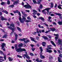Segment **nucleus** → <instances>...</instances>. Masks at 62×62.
I'll list each match as a JSON object with an SVG mask.
<instances>
[{"label": "nucleus", "instance_id": "1", "mask_svg": "<svg viewBox=\"0 0 62 62\" xmlns=\"http://www.w3.org/2000/svg\"><path fill=\"white\" fill-rule=\"evenodd\" d=\"M10 26H8V28H9V29H11L12 30V32H11V34H12L13 32H14V30L15 29V28H12V27H11V26L12 27H15V26H14V24H10Z\"/></svg>", "mask_w": 62, "mask_h": 62}, {"label": "nucleus", "instance_id": "2", "mask_svg": "<svg viewBox=\"0 0 62 62\" xmlns=\"http://www.w3.org/2000/svg\"><path fill=\"white\" fill-rule=\"evenodd\" d=\"M22 17L23 18L21 19V16H19V19L20 21V22L22 23H24V21H25V20L26 19L25 17L23 16H22Z\"/></svg>", "mask_w": 62, "mask_h": 62}, {"label": "nucleus", "instance_id": "3", "mask_svg": "<svg viewBox=\"0 0 62 62\" xmlns=\"http://www.w3.org/2000/svg\"><path fill=\"white\" fill-rule=\"evenodd\" d=\"M28 38H24L22 39H19V40H21V41H23L24 42L26 43H27L28 42H30V40L29 39H28Z\"/></svg>", "mask_w": 62, "mask_h": 62}, {"label": "nucleus", "instance_id": "4", "mask_svg": "<svg viewBox=\"0 0 62 62\" xmlns=\"http://www.w3.org/2000/svg\"><path fill=\"white\" fill-rule=\"evenodd\" d=\"M16 50L18 53H20V52H21L22 51H26V50L25 49L23 48L22 49L21 48L16 49Z\"/></svg>", "mask_w": 62, "mask_h": 62}, {"label": "nucleus", "instance_id": "5", "mask_svg": "<svg viewBox=\"0 0 62 62\" xmlns=\"http://www.w3.org/2000/svg\"><path fill=\"white\" fill-rule=\"evenodd\" d=\"M23 7H24L25 8H31V6L29 4H28L27 5H24L23 6Z\"/></svg>", "mask_w": 62, "mask_h": 62}, {"label": "nucleus", "instance_id": "6", "mask_svg": "<svg viewBox=\"0 0 62 62\" xmlns=\"http://www.w3.org/2000/svg\"><path fill=\"white\" fill-rule=\"evenodd\" d=\"M6 46V44L3 43L2 44V45H1V49L3 50V51H5V49H4V46Z\"/></svg>", "mask_w": 62, "mask_h": 62}, {"label": "nucleus", "instance_id": "7", "mask_svg": "<svg viewBox=\"0 0 62 62\" xmlns=\"http://www.w3.org/2000/svg\"><path fill=\"white\" fill-rule=\"evenodd\" d=\"M51 8H46L45 9H44L42 10V12H44V11H45V10H47V14H48L49 13V9H50Z\"/></svg>", "mask_w": 62, "mask_h": 62}, {"label": "nucleus", "instance_id": "8", "mask_svg": "<svg viewBox=\"0 0 62 62\" xmlns=\"http://www.w3.org/2000/svg\"><path fill=\"white\" fill-rule=\"evenodd\" d=\"M23 57H24V59L25 58V57H26L27 58H28V59H30V58L28 56V55L27 54H24V55H23Z\"/></svg>", "mask_w": 62, "mask_h": 62}, {"label": "nucleus", "instance_id": "9", "mask_svg": "<svg viewBox=\"0 0 62 62\" xmlns=\"http://www.w3.org/2000/svg\"><path fill=\"white\" fill-rule=\"evenodd\" d=\"M54 14L56 15H58V16H59L60 18L62 19V16H61V15L60 14L56 13H55Z\"/></svg>", "mask_w": 62, "mask_h": 62}, {"label": "nucleus", "instance_id": "10", "mask_svg": "<svg viewBox=\"0 0 62 62\" xmlns=\"http://www.w3.org/2000/svg\"><path fill=\"white\" fill-rule=\"evenodd\" d=\"M0 11H1L3 12H4L6 13V14H8V12L7 11L4 10L3 9H1L0 8Z\"/></svg>", "mask_w": 62, "mask_h": 62}, {"label": "nucleus", "instance_id": "11", "mask_svg": "<svg viewBox=\"0 0 62 62\" xmlns=\"http://www.w3.org/2000/svg\"><path fill=\"white\" fill-rule=\"evenodd\" d=\"M62 43V40L61 39H59L58 40V45H61Z\"/></svg>", "mask_w": 62, "mask_h": 62}, {"label": "nucleus", "instance_id": "12", "mask_svg": "<svg viewBox=\"0 0 62 62\" xmlns=\"http://www.w3.org/2000/svg\"><path fill=\"white\" fill-rule=\"evenodd\" d=\"M33 12H34V13H33V15H36V14H37V13H38L37 11L33 9Z\"/></svg>", "mask_w": 62, "mask_h": 62}, {"label": "nucleus", "instance_id": "13", "mask_svg": "<svg viewBox=\"0 0 62 62\" xmlns=\"http://www.w3.org/2000/svg\"><path fill=\"white\" fill-rule=\"evenodd\" d=\"M54 35L55 36H57V37H56L55 38L56 40H57V39H58V37H59V35L58 34H54Z\"/></svg>", "mask_w": 62, "mask_h": 62}, {"label": "nucleus", "instance_id": "14", "mask_svg": "<svg viewBox=\"0 0 62 62\" xmlns=\"http://www.w3.org/2000/svg\"><path fill=\"white\" fill-rule=\"evenodd\" d=\"M0 18L2 21H3V20L7 21V19L6 18H4L3 16H1Z\"/></svg>", "mask_w": 62, "mask_h": 62}, {"label": "nucleus", "instance_id": "15", "mask_svg": "<svg viewBox=\"0 0 62 62\" xmlns=\"http://www.w3.org/2000/svg\"><path fill=\"white\" fill-rule=\"evenodd\" d=\"M30 39H31V40H32V41H34V42H37V41L34 40V39L33 38L31 37H30Z\"/></svg>", "mask_w": 62, "mask_h": 62}, {"label": "nucleus", "instance_id": "16", "mask_svg": "<svg viewBox=\"0 0 62 62\" xmlns=\"http://www.w3.org/2000/svg\"><path fill=\"white\" fill-rule=\"evenodd\" d=\"M19 2V0H17L16 1L14 2L13 4L14 5H15L16 4H17V3H18Z\"/></svg>", "mask_w": 62, "mask_h": 62}, {"label": "nucleus", "instance_id": "17", "mask_svg": "<svg viewBox=\"0 0 62 62\" xmlns=\"http://www.w3.org/2000/svg\"><path fill=\"white\" fill-rule=\"evenodd\" d=\"M40 49V50L41 52L40 53V54H42V51H43V50H42V48L41 47L39 48Z\"/></svg>", "mask_w": 62, "mask_h": 62}, {"label": "nucleus", "instance_id": "18", "mask_svg": "<svg viewBox=\"0 0 62 62\" xmlns=\"http://www.w3.org/2000/svg\"><path fill=\"white\" fill-rule=\"evenodd\" d=\"M50 30L53 32H54L55 30V28H50Z\"/></svg>", "mask_w": 62, "mask_h": 62}, {"label": "nucleus", "instance_id": "19", "mask_svg": "<svg viewBox=\"0 0 62 62\" xmlns=\"http://www.w3.org/2000/svg\"><path fill=\"white\" fill-rule=\"evenodd\" d=\"M42 38H43L45 39H48V38L46 36H42Z\"/></svg>", "mask_w": 62, "mask_h": 62}, {"label": "nucleus", "instance_id": "20", "mask_svg": "<svg viewBox=\"0 0 62 62\" xmlns=\"http://www.w3.org/2000/svg\"><path fill=\"white\" fill-rule=\"evenodd\" d=\"M50 42H51V43H52V44H53V45L54 46H56V45H55L54 43V42H53V41H50Z\"/></svg>", "mask_w": 62, "mask_h": 62}, {"label": "nucleus", "instance_id": "21", "mask_svg": "<svg viewBox=\"0 0 62 62\" xmlns=\"http://www.w3.org/2000/svg\"><path fill=\"white\" fill-rule=\"evenodd\" d=\"M46 52H48L49 53H51L52 52V50H48L46 51Z\"/></svg>", "mask_w": 62, "mask_h": 62}, {"label": "nucleus", "instance_id": "22", "mask_svg": "<svg viewBox=\"0 0 62 62\" xmlns=\"http://www.w3.org/2000/svg\"><path fill=\"white\" fill-rule=\"evenodd\" d=\"M46 43L45 42H42V46H44V47H45V45H46Z\"/></svg>", "mask_w": 62, "mask_h": 62}, {"label": "nucleus", "instance_id": "23", "mask_svg": "<svg viewBox=\"0 0 62 62\" xmlns=\"http://www.w3.org/2000/svg\"><path fill=\"white\" fill-rule=\"evenodd\" d=\"M36 61L37 62H42V60H40L39 61V60L38 59H36Z\"/></svg>", "mask_w": 62, "mask_h": 62}, {"label": "nucleus", "instance_id": "24", "mask_svg": "<svg viewBox=\"0 0 62 62\" xmlns=\"http://www.w3.org/2000/svg\"><path fill=\"white\" fill-rule=\"evenodd\" d=\"M23 45V44L22 43H20V44H19V45H18V46L19 47H22Z\"/></svg>", "mask_w": 62, "mask_h": 62}, {"label": "nucleus", "instance_id": "25", "mask_svg": "<svg viewBox=\"0 0 62 62\" xmlns=\"http://www.w3.org/2000/svg\"><path fill=\"white\" fill-rule=\"evenodd\" d=\"M50 5H51L50 6L51 8H53L54 6H53V2H51L49 3Z\"/></svg>", "mask_w": 62, "mask_h": 62}, {"label": "nucleus", "instance_id": "26", "mask_svg": "<svg viewBox=\"0 0 62 62\" xmlns=\"http://www.w3.org/2000/svg\"><path fill=\"white\" fill-rule=\"evenodd\" d=\"M38 4L40 5V2H41V0H38Z\"/></svg>", "mask_w": 62, "mask_h": 62}, {"label": "nucleus", "instance_id": "27", "mask_svg": "<svg viewBox=\"0 0 62 62\" xmlns=\"http://www.w3.org/2000/svg\"><path fill=\"white\" fill-rule=\"evenodd\" d=\"M39 31L40 33H41V32H44V30H39Z\"/></svg>", "mask_w": 62, "mask_h": 62}, {"label": "nucleus", "instance_id": "28", "mask_svg": "<svg viewBox=\"0 0 62 62\" xmlns=\"http://www.w3.org/2000/svg\"><path fill=\"white\" fill-rule=\"evenodd\" d=\"M39 19H41V20L42 21H44V19L42 17H39Z\"/></svg>", "mask_w": 62, "mask_h": 62}, {"label": "nucleus", "instance_id": "29", "mask_svg": "<svg viewBox=\"0 0 62 62\" xmlns=\"http://www.w3.org/2000/svg\"><path fill=\"white\" fill-rule=\"evenodd\" d=\"M40 57L41 58H45V56L43 55H42L41 54L40 55Z\"/></svg>", "mask_w": 62, "mask_h": 62}, {"label": "nucleus", "instance_id": "30", "mask_svg": "<svg viewBox=\"0 0 62 62\" xmlns=\"http://www.w3.org/2000/svg\"><path fill=\"white\" fill-rule=\"evenodd\" d=\"M17 30L19 31H20V32H21V29L20 28L17 27Z\"/></svg>", "mask_w": 62, "mask_h": 62}, {"label": "nucleus", "instance_id": "31", "mask_svg": "<svg viewBox=\"0 0 62 62\" xmlns=\"http://www.w3.org/2000/svg\"><path fill=\"white\" fill-rule=\"evenodd\" d=\"M18 12H19V11L17 10H16V11H13V12L14 13H18Z\"/></svg>", "mask_w": 62, "mask_h": 62}, {"label": "nucleus", "instance_id": "32", "mask_svg": "<svg viewBox=\"0 0 62 62\" xmlns=\"http://www.w3.org/2000/svg\"><path fill=\"white\" fill-rule=\"evenodd\" d=\"M8 59L9 61H11L12 60V58H11L10 57H8Z\"/></svg>", "mask_w": 62, "mask_h": 62}, {"label": "nucleus", "instance_id": "33", "mask_svg": "<svg viewBox=\"0 0 62 62\" xmlns=\"http://www.w3.org/2000/svg\"><path fill=\"white\" fill-rule=\"evenodd\" d=\"M58 61L59 62H62V61H61V59L59 57H58Z\"/></svg>", "mask_w": 62, "mask_h": 62}, {"label": "nucleus", "instance_id": "34", "mask_svg": "<svg viewBox=\"0 0 62 62\" xmlns=\"http://www.w3.org/2000/svg\"><path fill=\"white\" fill-rule=\"evenodd\" d=\"M60 6H62V5H61V4H60L59 6H58V8L59 9H62V8Z\"/></svg>", "mask_w": 62, "mask_h": 62}, {"label": "nucleus", "instance_id": "35", "mask_svg": "<svg viewBox=\"0 0 62 62\" xmlns=\"http://www.w3.org/2000/svg\"><path fill=\"white\" fill-rule=\"evenodd\" d=\"M25 21L26 23H29V22H31V21L30 20H26V19L25 20Z\"/></svg>", "mask_w": 62, "mask_h": 62}, {"label": "nucleus", "instance_id": "36", "mask_svg": "<svg viewBox=\"0 0 62 62\" xmlns=\"http://www.w3.org/2000/svg\"><path fill=\"white\" fill-rule=\"evenodd\" d=\"M15 40H16L17 39L18 35L17 34H15Z\"/></svg>", "mask_w": 62, "mask_h": 62}, {"label": "nucleus", "instance_id": "37", "mask_svg": "<svg viewBox=\"0 0 62 62\" xmlns=\"http://www.w3.org/2000/svg\"><path fill=\"white\" fill-rule=\"evenodd\" d=\"M7 36L8 35H7L5 34L3 36V38H7Z\"/></svg>", "mask_w": 62, "mask_h": 62}, {"label": "nucleus", "instance_id": "38", "mask_svg": "<svg viewBox=\"0 0 62 62\" xmlns=\"http://www.w3.org/2000/svg\"><path fill=\"white\" fill-rule=\"evenodd\" d=\"M43 8V6H42V5L40 4V5L39 8H40V9H41L42 8Z\"/></svg>", "mask_w": 62, "mask_h": 62}, {"label": "nucleus", "instance_id": "39", "mask_svg": "<svg viewBox=\"0 0 62 62\" xmlns=\"http://www.w3.org/2000/svg\"><path fill=\"white\" fill-rule=\"evenodd\" d=\"M0 4L1 5H5L6 2H1Z\"/></svg>", "mask_w": 62, "mask_h": 62}, {"label": "nucleus", "instance_id": "40", "mask_svg": "<svg viewBox=\"0 0 62 62\" xmlns=\"http://www.w3.org/2000/svg\"><path fill=\"white\" fill-rule=\"evenodd\" d=\"M17 13L20 16H19V17H21V13H20V12H18Z\"/></svg>", "mask_w": 62, "mask_h": 62}, {"label": "nucleus", "instance_id": "41", "mask_svg": "<svg viewBox=\"0 0 62 62\" xmlns=\"http://www.w3.org/2000/svg\"><path fill=\"white\" fill-rule=\"evenodd\" d=\"M0 53L1 54H3V55H4V53L2 51H0Z\"/></svg>", "mask_w": 62, "mask_h": 62}, {"label": "nucleus", "instance_id": "42", "mask_svg": "<svg viewBox=\"0 0 62 62\" xmlns=\"http://www.w3.org/2000/svg\"><path fill=\"white\" fill-rule=\"evenodd\" d=\"M7 3L8 5H9V4H10V1L9 0H8Z\"/></svg>", "mask_w": 62, "mask_h": 62}, {"label": "nucleus", "instance_id": "43", "mask_svg": "<svg viewBox=\"0 0 62 62\" xmlns=\"http://www.w3.org/2000/svg\"><path fill=\"white\" fill-rule=\"evenodd\" d=\"M33 1L34 4H36L37 3V1L35 0H33Z\"/></svg>", "mask_w": 62, "mask_h": 62}, {"label": "nucleus", "instance_id": "44", "mask_svg": "<svg viewBox=\"0 0 62 62\" xmlns=\"http://www.w3.org/2000/svg\"><path fill=\"white\" fill-rule=\"evenodd\" d=\"M17 56L18 57H19V58H22V56L19 55H17Z\"/></svg>", "mask_w": 62, "mask_h": 62}, {"label": "nucleus", "instance_id": "45", "mask_svg": "<svg viewBox=\"0 0 62 62\" xmlns=\"http://www.w3.org/2000/svg\"><path fill=\"white\" fill-rule=\"evenodd\" d=\"M36 38L37 40H39V37L38 36H36Z\"/></svg>", "mask_w": 62, "mask_h": 62}, {"label": "nucleus", "instance_id": "46", "mask_svg": "<svg viewBox=\"0 0 62 62\" xmlns=\"http://www.w3.org/2000/svg\"><path fill=\"white\" fill-rule=\"evenodd\" d=\"M58 23L59 24H60V25H62V23L60 22H59Z\"/></svg>", "mask_w": 62, "mask_h": 62}, {"label": "nucleus", "instance_id": "47", "mask_svg": "<svg viewBox=\"0 0 62 62\" xmlns=\"http://www.w3.org/2000/svg\"><path fill=\"white\" fill-rule=\"evenodd\" d=\"M4 58L5 60H6V55H4Z\"/></svg>", "mask_w": 62, "mask_h": 62}, {"label": "nucleus", "instance_id": "48", "mask_svg": "<svg viewBox=\"0 0 62 62\" xmlns=\"http://www.w3.org/2000/svg\"><path fill=\"white\" fill-rule=\"evenodd\" d=\"M13 7H14V5H11L9 6V7H10V8H13Z\"/></svg>", "mask_w": 62, "mask_h": 62}, {"label": "nucleus", "instance_id": "49", "mask_svg": "<svg viewBox=\"0 0 62 62\" xmlns=\"http://www.w3.org/2000/svg\"><path fill=\"white\" fill-rule=\"evenodd\" d=\"M50 31H51V30H48V31H46L45 32L46 33H49V32H50Z\"/></svg>", "mask_w": 62, "mask_h": 62}, {"label": "nucleus", "instance_id": "50", "mask_svg": "<svg viewBox=\"0 0 62 62\" xmlns=\"http://www.w3.org/2000/svg\"><path fill=\"white\" fill-rule=\"evenodd\" d=\"M30 54L31 55V56H33L34 55V54H33L32 53H30Z\"/></svg>", "mask_w": 62, "mask_h": 62}, {"label": "nucleus", "instance_id": "51", "mask_svg": "<svg viewBox=\"0 0 62 62\" xmlns=\"http://www.w3.org/2000/svg\"><path fill=\"white\" fill-rule=\"evenodd\" d=\"M50 16H54V14H51Z\"/></svg>", "mask_w": 62, "mask_h": 62}, {"label": "nucleus", "instance_id": "52", "mask_svg": "<svg viewBox=\"0 0 62 62\" xmlns=\"http://www.w3.org/2000/svg\"><path fill=\"white\" fill-rule=\"evenodd\" d=\"M27 19L28 20H31V18H30V17H27Z\"/></svg>", "mask_w": 62, "mask_h": 62}, {"label": "nucleus", "instance_id": "53", "mask_svg": "<svg viewBox=\"0 0 62 62\" xmlns=\"http://www.w3.org/2000/svg\"><path fill=\"white\" fill-rule=\"evenodd\" d=\"M33 17L34 18H37V16H35V15H33Z\"/></svg>", "mask_w": 62, "mask_h": 62}, {"label": "nucleus", "instance_id": "54", "mask_svg": "<svg viewBox=\"0 0 62 62\" xmlns=\"http://www.w3.org/2000/svg\"><path fill=\"white\" fill-rule=\"evenodd\" d=\"M51 18H52V17L50 16H49L48 17V19L49 20H50V19H51Z\"/></svg>", "mask_w": 62, "mask_h": 62}, {"label": "nucleus", "instance_id": "55", "mask_svg": "<svg viewBox=\"0 0 62 62\" xmlns=\"http://www.w3.org/2000/svg\"><path fill=\"white\" fill-rule=\"evenodd\" d=\"M38 26L39 28H41V26H40V24H38Z\"/></svg>", "mask_w": 62, "mask_h": 62}, {"label": "nucleus", "instance_id": "56", "mask_svg": "<svg viewBox=\"0 0 62 62\" xmlns=\"http://www.w3.org/2000/svg\"><path fill=\"white\" fill-rule=\"evenodd\" d=\"M15 48L16 50V49H17V45H15Z\"/></svg>", "mask_w": 62, "mask_h": 62}, {"label": "nucleus", "instance_id": "57", "mask_svg": "<svg viewBox=\"0 0 62 62\" xmlns=\"http://www.w3.org/2000/svg\"><path fill=\"white\" fill-rule=\"evenodd\" d=\"M33 35H36V32H33V33H32Z\"/></svg>", "mask_w": 62, "mask_h": 62}, {"label": "nucleus", "instance_id": "58", "mask_svg": "<svg viewBox=\"0 0 62 62\" xmlns=\"http://www.w3.org/2000/svg\"><path fill=\"white\" fill-rule=\"evenodd\" d=\"M23 14L24 16H27V15L25 14Z\"/></svg>", "mask_w": 62, "mask_h": 62}, {"label": "nucleus", "instance_id": "59", "mask_svg": "<svg viewBox=\"0 0 62 62\" xmlns=\"http://www.w3.org/2000/svg\"><path fill=\"white\" fill-rule=\"evenodd\" d=\"M59 56L61 57H62V55L61 54H60V55H59Z\"/></svg>", "mask_w": 62, "mask_h": 62}, {"label": "nucleus", "instance_id": "60", "mask_svg": "<svg viewBox=\"0 0 62 62\" xmlns=\"http://www.w3.org/2000/svg\"><path fill=\"white\" fill-rule=\"evenodd\" d=\"M31 49L32 50V51H34V50H35V49L34 48H32Z\"/></svg>", "mask_w": 62, "mask_h": 62}, {"label": "nucleus", "instance_id": "61", "mask_svg": "<svg viewBox=\"0 0 62 62\" xmlns=\"http://www.w3.org/2000/svg\"><path fill=\"white\" fill-rule=\"evenodd\" d=\"M49 38H51V36L49 35H48L47 36Z\"/></svg>", "mask_w": 62, "mask_h": 62}, {"label": "nucleus", "instance_id": "62", "mask_svg": "<svg viewBox=\"0 0 62 62\" xmlns=\"http://www.w3.org/2000/svg\"><path fill=\"white\" fill-rule=\"evenodd\" d=\"M25 11L27 12H29V10H26Z\"/></svg>", "mask_w": 62, "mask_h": 62}, {"label": "nucleus", "instance_id": "63", "mask_svg": "<svg viewBox=\"0 0 62 62\" xmlns=\"http://www.w3.org/2000/svg\"><path fill=\"white\" fill-rule=\"evenodd\" d=\"M15 42V41H13V40H12L11 41V43H14Z\"/></svg>", "mask_w": 62, "mask_h": 62}, {"label": "nucleus", "instance_id": "64", "mask_svg": "<svg viewBox=\"0 0 62 62\" xmlns=\"http://www.w3.org/2000/svg\"><path fill=\"white\" fill-rule=\"evenodd\" d=\"M28 60L29 61V62H32V61L30 60L29 59H28Z\"/></svg>", "mask_w": 62, "mask_h": 62}]
</instances>
